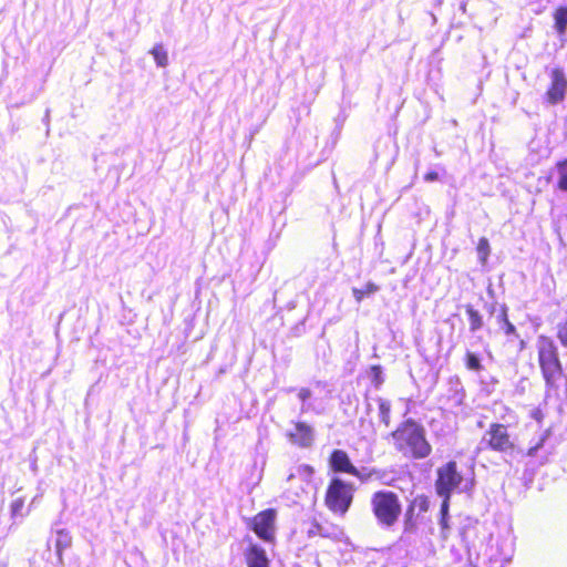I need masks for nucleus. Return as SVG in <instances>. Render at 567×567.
Returning a JSON list of instances; mask_svg holds the SVG:
<instances>
[{
	"label": "nucleus",
	"instance_id": "obj_1",
	"mask_svg": "<svg viewBox=\"0 0 567 567\" xmlns=\"http://www.w3.org/2000/svg\"><path fill=\"white\" fill-rule=\"evenodd\" d=\"M393 445L404 456L422 460L432 453V446L426 440L424 427L413 419L401 422L390 433Z\"/></svg>",
	"mask_w": 567,
	"mask_h": 567
},
{
	"label": "nucleus",
	"instance_id": "obj_2",
	"mask_svg": "<svg viewBox=\"0 0 567 567\" xmlns=\"http://www.w3.org/2000/svg\"><path fill=\"white\" fill-rule=\"evenodd\" d=\"M537 362L542 377L548 389H557L565 379L564 367L555 342L547 336H539L536 341Z\"/></svg>",
	"mask_w": 567,
	"mask_h": 567
},
{
	"label": "nucleus",
	"instance_id": "obj_3",
	"mask_svg": "<svg viewBox=\"0 0 567 567\" xmlns=\"http://www.w3.org/2000/svg\"><path fill=\"white\" fill-rule=\"evenodd\" d=\"M371 512L381 527L391 528L402 514V504L399 495L389 489L374 492L370 498Z\"/></svg>",
	"mask_w": 567,
	"mask_h": 567
},
{
	"label": "nucleus",
	"instance_id": "obj_4",
	"mask_svg": "<svg viewBox=\"0 0 567 567\" xmlns=\"http://www.w3.org/2000/svg\"><path fill=\"white\" fill-rule=\"evenodd\" d=\"M355 487L340 477H332L324 493V505L334 515L344 516L354 499Z\"/></svg>",
	"mask_w": 567,
	"mask_h": 567
},
{
	"label": "nucleus",
	"instance_id": "obj_5",
	"mask_svg": "<svg viewBox=\"0 0 567 567\" xmlns=\"http://www.w3.org/2000/svg\"><path fill=\"white\" fill-rule=\"evenodd\" d=\"M483 450H488L499 454H512L516 451V443L508 432V426L492 422L481 439Z\"/></svg>",
	"mask_w": 567,
	"mask_h": 567
},
{
	"label": "nucleus",
	"instance_id": "obj_6",
	"mask_svg": "<svg viewBox=\"0 0 567 567\" xmlns=\"http://www.w3.org/2000/svg\"><path fill=\"white\" fill-rule=\"evenodd\" d=\"M463 475L456 461H449L436 470L435 492L443 498H451L452 493L462 484Z\"/></svg>",
	"mask_w": 567,
	"mask_h": 567
},
{
	"label": "nucleus",
	"instance_id": "obj_7",
	"mask_svg": "<svg viewBox=\"0 0 567 567\" xmlns=\"http://www.w3.org/2000/svg\"><path fill=\"white\" fill-rule=\"evenodd\" d=\"M276 519L277 511L267 508L252 516L248 526L259 539L272 544L276 540Z\"/></svg>",
	"mask_w": 567,
	"mask_h": 567
},
{
	"label": "nucleus",
	"instance_id": "obj_8",
	"mask_svg": "<svg viewBox=\"0 0 567 567\" xmlns=\"http://www.w3.org/2000/svg\"><path fill=\"white\" fill-rule=\"evenodd\" d=\"M549 80L543 99L546 104L556 105L566 99L567 75L561 66H554L549 71Z\"/></svg>",
	"mask_w": 567,
	"mask_h": 567
},
{
	"label": "nucleus",
	"instance_id": "obj_9",
	"mask_svg": "<svg viewBox=\"0 0 567 567\" xmlns=\"http://www.w3.org/2000/svg\"><path fill=\"white\" fill-rule=\"evenodd\" d=\"M329 467L334 473L357 474V467L343 450H333L328 458Z\"/></svg>",
	"mask_w": 567,
	"mask_h": 567
},
{
	"label": "nucleus",
	"instance_id": "obj_10",
	"mask_svg": "<svg viewBox=\"0 0 567 567\" xmlns=\"http://www.w3.org/2000/svg\"><path fill=\"white\" fill-rule=\"evenodd\" d=\"M247 567H270V559L266 550L258 544H249L244 551Z\"/></svg>",
	"mask_w": 567,
	"mask_h": 567
},
{
	"label": "nucleus",
	"instance_id": "obj_11",
	"mask_svg": "<svg viewBox=\"0 0 567 567\" xmlns=\"http://www.w3.org/2000/svg\"><path fill=\"white\" fill-rule=\"evenodd\" d=\"M288 437L300 447H309L313 443V431L307 423L298 421L295 423L293 431L288 433Z\"/></svg>",
	"mask_w": 567,
	"mask_h": 567
},
{
	"label": "nucleus",
	"instance_id": "obj_12",
	"mask_svg": "<svg viewBox=\"0 0 567 567\" xmlns=\"http://www.w3.org/2000/svg\"><path fill=\"white\" fill-rule=\"evenodd\" d=\"M556 190L567 193V157L557 161L553 169Z\"/></svg>",
	"mask_w": 567,
	"mask_h": 567
},
{
	"label": "nucleus",
	"instance_id": "obj_13",
	"mask_svg": "<svg viewBox=\"0 0 567 567\" xmlns=\"http://www.w3.org/2000/svg\"><path fill=\"white\" fill-rule=\"evenodd\" d=\"M496 311V321L506 336H517L515 326L508 319V310L505 305L499 306Z\"/></svg>",
	"mask_w": 567,
	"mask_h": 567
},
{
	"label": "nucleus",
	"instance_id": "obj_14",
	"mask_svg": "<svg viewBox=\"0 0 567 567\" xmlns=\"http://www.w3.org/2000/svg\"><path fill=\"white\" fill-rule=\"evenodd\" d=\"M554 28L559 35L567 31V6H558L553 11Z\"/></svg>",
	"mask_w": 567,
	"mask_h": 567
},
{
	"label": "nucleus",
	"instance_id": "obj_15",
	"mask_svg": "<svg viewBox=\"0 0 567 567\" xmlns=\"http://www.w3.org/2000/svg\"><path fill=\"white\" fill-rule=\"evenodd\" d=\"M419 516L420 514H417L413 506L408 505L403 520L404 532L412 533L416 529Z\"/></svg>",
	"mask_w": 567,
	"mask_h": 567
},
{
	"label": "nucleus",
	"instance_id": "obj_16",
	"mask_svg": "<svg viewBox=\"0 0 567 567\" xmlns=\"http://www.w3.org/2000/svg\"><path fill=\"white\" fill-rule=\"evenodd\" d=\"M465 311L468 317L470 330L472 332L480 330L483 327V318L481 313L474 309L472 305H466Z\"/></svg>",
	"mask_w": 567,
	"mask_h": 567
},
{
	"label": "nucleus",
	"instance_id": "obj_17",
	"mask_svg": "<svg viewBox=\"0 0 567 567\" xmlns=\"http://www.w3.org/2000/svg\"><path fill=\"white\" fill-rule=\"evenodd\" d=\"M451 498H443L440 509V526L443 538L447 537L450 525H449V507Z\"/></svg>",
	"mask_w": 567,
	"mask_h": 567
},
{
	"label": "nucleus",
	"instance_id": "obj_18",
	"mask_svg": "<svg viewBox=\"0 0 567 567\" xmlns=\"http://www.w3.org/2000/svg\"><path fill=\"white\" fill-rule=\"evenodd\" d=\"M478 260L482 266H485L491 254L489 241L486 237H481L476 245Z\"/></svg>",
	"mask_w": 567,
	"mask_h": 567
},
{
	"label": "nucleus",
	"instance_id": "obj_19",
	"mask_svg": "<svg viewBox=\"0 0 567 567\" xmlns=\"http://www.w3.org/2000/svg\"><path fill=\"white\" fill-rule=\"evenodd\" d=\"M464 364H465V368L470 371L480 372L483 370V364L481 362L478 354H476L472 351L465 352Z\"/></svg>",
	"mask_w": 567,
	"mask_h": 567
},
{
	"label": "nucleus",
	"instance_id": "obj_20",
	"mask_svg": "<svg viewBox=\"0 0 567 567\" xmlns=\"http://www.w3.org/2000/svg\"><path fill=\"white\" fill-rule=\"evenodd\" d=\"M379 290V286L374 282H368L363 288H353L352 293L357 302H361L365 297L373 295Z\"/></svg>",
	"mask_w": 567,
	"mask_h": 567
},
{
	"label": "nucleus",
	"instance_id": "obj_21",
	"mask_svg": "<svg viewBox=\"0 0 567 567\" xmlns=\"http://www.w3.org/2000/svg\"><path fill=\"white\" fill-rule=\"evenodd\" d=\"M410 506H413V508L417 512V514H424L430 508V501L427 496L425 495H417L415 496L410 503Z\"/></svg>",
	"mask_w": 567,
	"mask_h": 567
},
{
	"label": "nucleus",
	"instance_id": "obj_22",
	"mask_svg": "<svg viewBox=\"0 0 567 567\" xmlns=\"http://www.w3.org/2000/svg\"><path fill=\"white\" fill-rule=\"evenodd\" d=\"M151 53L153 54L154 56V60L156 61L157 65L158 66H166L167 63H168V55H167V52L166 50L164 49V47L162 44H156Z\"/></svg>",
	"mask_w": 567,
	"mask_h": 567
},
{
	"label": "nucleus",
	"instance_id": "obj_23",
	"mask_svg": "<svg viewBox=\"0 0 567 567\" xmlns=\"http://www.w3.org/2000/svg\"><path fill=\"white\" fill-rule=\"evenodd\" d=\"M390 413H391V405H390V403L385 402V401H381L379 403V415H380L381 422L385 426H389L390 423H391Z\"/></svg>",
	"mask_w": 567,
	"mask_h": 567
},
{
	"label": "nucleus",
	"instance_id": "obj_24",
	"mask_svg": "<svg viewBox=\"0 0 567 567\" xmlns=\"http://www.w3.org/2000/svg\"><path fill=\"white\" fill-rule=\"evenodd\" d=\"M370 377L374 386L379 388L383 383L382 369L380 365L374 364L370 367Z\"/></svg>",
	"mask_w": 567,
	"mask_h": 567
},
{
	"label": "nucleus",
	"instance_id": "obj_25",
	"mask_svg": "<svg viewBox=\"0 0 567 567\" xmlns=\"http://www.w3.org/2000/svg\"><path fill=\"white\" fill-rule=\"evenodd\" d=\"M557 338L560 344L567 348V317L557 326Z\"/></svg>",
	"mask_w": 567,
	"mask_h": 567
},
{
	"label": "nucleus",
	"instance_id": "obj_26",
	"mask_svg": "<svg viewBox=\"0 0 567 567\" xmlns=\"http://www.w3.org/2000/svg\"><path fill=\"white\" fill-rule=\"evenodd\" d=\"M70 543H71V538L66 534H63L62 532H60L59 538L56 539V543H55L56 551H58V555L60 558L62 556V551L66 547L70 546Z\"/></svg>",
	"mask_w": 567,
	"mask_h": 567
},
{
	"label": "nucleus",
	"instance_id": "obj_27",
	"mask_svg": "<svg viewBox=\"0 0 567 567\" xmlns=\"http://www.w3.org/2000/svg\"><path fill=\"white\" fill-rule=\"evenodd\" d=\"M307 534L309 537H313L317 535L322 536V537H328V534L322 532V526L316 519L311 520L310 528L308 529Z\"/></svg>",
	"mask_w": 567,
	"mask_h": 567
},
{
	"label": "nucleus",
	"instance_id": "obj_28",
	"mask_svg": "<svg viewBox=\"0 0 567 567\" xmlns=\"http://www.w3.org/2000/svg\"><path fill=\"white\" fill-rule=\"evenodd\" d=\"M23 507H24V498L23 497H18V498L13 499L10 505L11 515L12 516L20 515Z\"/></svg>",
	"mask_w": 567,
	"mask_h": 567
},
{
	"label": "nucleus",
	"instance_id": "obj_29",
	"mask_svg": "<svg viewBox=\"0 0 567 567\" xmlns=\"http://www.w3.org/2000/svg\"><path fill=\"white\" fill-rule=\"evenodd\" d=\"M377 474L375 470L368 471V472H361L357 468V474H351L354 477H358L361 482H365L370 480L373 475Z\"/></svg>",
	"mask_w": 567,
	"mask_h": 567
},
{
	"label": "nucleus",
	"instance_id": "obj_30",
	"mask_svg": "<svg viewBox=\"0 0 567 567\" xmlns=\"http://www.w3.org/2000/svg\"><path fill=\"white\" fill-rule=\"evenodd\" d=\"M311 390L309 388H301L299 391H298V398L301 400V401H307L310 396H311Z\"/></svg>",
	"mask_w": 567,
	"mask_h": 567
},
{
	"label": "nucleus",
	"instance_id": "obj_31",
	"mask_svg": "<svg viewBox=\"0 0 567 567\" xmlns=\"http://www.w3.org/2000/svg\"><path fill=\"white\" fill-rule=\"evenodd\" d=\"M439 178V174L435 172V171H431V172H427L425 175H424V179L426 182H434Z\"/></svg>",
	"mask_w": 567,
	"mask_h": 567
},
{
	"label": "nucleus",
	"instance_id": "obj_32",
	"mask_svg": "<svg viewBox=\"0 0 567 567\" xmlns=\"http://www.w3.org/2000/svg\"><path fill=\"white\" fill-rule=\"evenodd\" d=\"M540 445H542V443H539L537 446H534V449H532L529 453H532L533 451L537 450Z\"/></svg>",
	"mask_w": 567,
	"mask_h": 567
}]
</instances>
